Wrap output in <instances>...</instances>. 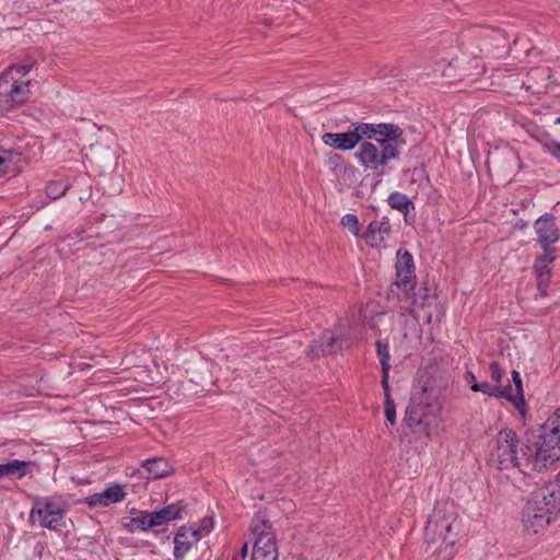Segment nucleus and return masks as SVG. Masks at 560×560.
Masks as SVG:
<instances>
[{
	"label": "nucleus",
	"mask_w": 560,
	"mask_h": 560,
	"mask_svg": "<svg viewBox=\"0 0 560 560\" xmlns=\"http://www.w3.org/2000/svg\"><path fill=\"white\" fill-rule=\"evenodd\" d=\"M556 148L560 150V143H557V144H556Z\"/></svg>",
	"instance_id": "nucleus-50"
},
{
	"label": "nucleus",
	"mask_w": 560,
	"mask_h": 560,
	"mask_svg": "<svg viewBox=\"0 0 560 560\" xmlns=\"http://www.w3.org/2000/svg\"><path fill=\"white\" fill-rule=\"evenodd\" d=\"M534 438L545 448V455L551 468L560 459V407L534 430Z\"/></svg>",
	"instance_id": "nucleus-7"
},
{
	"label": "nucleus",
	"mask_w": 560,
	"mask_h": 560,
	"mask_svg": "<svg viewBox=\"0 0 560 560\" xmlns=\"http://www.w3.org/2000/svg\"><path fill=\"white\" fill-rule=\"evenodd\" d=\"M552 252L553 250H544V254L537 257L534 264L537 287L542 293L550 283L551 268L549 265L555 260Z\"/></svg>",
	"instance_id": "nucleus-16"
},
{
	"label": "nucleus",
	"mask_w": 560,
	"mask_h": 560,
	"mask_svg": "<svg viewBox=\"0 0 560 560\" xmlns=\"http://www.w3.org/2000/svg\"><path fill=\"white\" fill-rule=\"evenodd\" d=\"M341 225L349 229V231L353 234V235H358L359 234V220H358V217L355 214H352V213H347L345 214L342 218H341Z\"/></svg>",
	"instance_id": "nucleus-35"
},
{
	"label": "nucleus",
	"mask_w": 560,
	"mask_h": 560,
	"mask_svg": "<svg viewBox=\"0 0 560 560\" xmlns=\"http://www.w3.org/2000/svg\"><path fill=\"white\" fill-rule=\"evenodd\" d=\"M459 530L460 522L454 503L436 502L424 528L425 551L431 550L436 560H453Z\"/></svg>",
	"instance_id": "nucleus-2"
},
{
	"label": "nucleus",
	"mask_w": 560,
	"mask_h": 560,
	"mask_svg": "<svg viewBox=\"0 0 560 560\" xmlns=\"http://www.w3.org/2000/svg\"><path fill=\"white\" fill-rule=\"evenodd\" d=\"M247 544H244V546L242 547L241 549V552H240V558L241 560H244L247 556Z\"/></svg>",
	"instance_id": "nucleus-44"
},
{
	"label": "nucleus",
	"mask_w": 560,
	"mask_h": 560,
	"mask_svg": "<svg viewBox=\"0 0 560 560\" xmlns=\"http://www.w3.org/2000/svg\"><path fill=\"white\" fill-rule=\"evenodd\" d=\"M353 129L350 130L353 138L355 139V144H361L363 138L372 139L374 135H376L375 131V125L374 124H366V122H359V124H352Z\"/></svg>",
	"instance_id": "nucleus-27"
},
{
	"label": "nucleus",
	"mask_w": 560,
	"mask_h": 560,
	"mask_svg": "<svg viewBox=\"0 0 560 560\" xmlns=\"http://www.w3.org/2000/svg\"><path fill=\"white\" fill-rule=\"evenodd\" d=\"M392 226L389 222L386 221L384 218L383 221L374 220L370 222L365 232V237L374 241V243L371 244L372 246H374L384 243L386 240L389 238Z\"/></svg>",
	"instance_id": "nucleus-22"
},
{
	"label": "nucleus",
	"mask_w": 560,
	"mask_h": 560,
	"mask_svg": "<svg viewBox=\"0 0 560 560\" xmlns=\"http://www.w3.org/2000/svg\"><path fill=\"white\" fill-rule=\"evenodd\" d=\"M330 162L335 165L334 171L336 174L345 173L347 170L346 163L337 154L330 158Z\"/></svg>",
	"instance_id": "nucleus-41"
},
{
	"label": "nucleus",
	"mask_w": 560,
	"mask_h": 560,
	"mask_svg": "<svg viewBox=\"0 0 560 560\" xmlns=\"http://www.w3.org/2000/svg\"><path fill=\"white\" fill-rule=\"evenodd\" d=\"M376 353L381 363L382 370H390V355H389V347L387 342H383L382 340H377L375 342Z\"/></svg>",
	"instance_id": "nucleus-32"
},
{
	"label": "nucleus",
	"mask_w": 560,
	"mask_h": 560,
	"mask_svg": "<svg viewBox=\"0 0 560 560\" xmlns=\"http://www.w3.org/2000/svg\"><path fill=\"white\" fill-rule=\"evenodd\" d=\"M213 521L211 517H206L202 520V523L199 528H191V530H199L200 536L209 533L212 529Z\"/></svg>",
	"instance_id": "nucleus-42"
},
{
	"label": "nucleus",
	"mask_w": 560,
	"mask_h": 560,
	"mask_svg": "<svg viewBox=\"0 0 560 560\" xmlns=\"http://www.w3.org/2000/svg\"><path fill=\"white\" fill-rule=\"evenodd\" d=\"M127 527H128V530H129L130 533H133L135 528L129 527V525H128Z\"/></svg>",
	"instance_id": "nucleus-46"
},
{
	"label": "nucleus",
	"mask_w": 560,
	"mask_h": 560,
	"mask_svg": "<svg viewBox=\"0 0 560 560\" xmlns=\"http://www.w3.org/2000/svg\"><path fill=\"white\" fill-rule=\"evenodd\" d=\"M529 51V47H526V49L524 50V54L527 55Z\"/></svg>",
	"instance_id": "nucleus-47"
},
{
	"label": "nucleus",
	"mask_w": 560,
	"mask_h": 560,
	"mask_svg": "<svg viewBox=\"0 0 560 560\" xmlns=\"http://www.w3.org/2000/svg\"><path fill=\"white\" fill-rule=\"evenodd\" d=\"M416 273L415 270H396V281L395 284L401 289L406 295H410V293L416 289Z\"/></svg>",
	"instance_id": "nucleus-24"
},
{
	"label": "nucleus",
	"mask_w": 560,
	"mask_h": 560,
	"mask_svg": "<svg viewBox=\"0 0 560 560\" xmlns=\"http://www.w3.org/2000/svg\"><path fill=\"white\" fill-rule=\"evenodd\" d=\"M534 229L542 250H552L551 245L559 240L556 218L552 214L545 213L535 221Z\"/></svg>",
	"instance_id": "nucleus-12"
},
{
	"label": "nucleus",
	"mask_w": 560,
	"mask_h": 560,
	"mask_svg": "<svg viewBox=\"0 0 560 560\" xmlns=\"http://www.w3.org/2000/svg\"><path fill=\"white\" fill-rule=\"evenodd\" d=\"M386 421L394 425L396 423V406L393 398L384 399Z\"/></svg>",
	"instance_id": "nucleus-38"
},
{
	"label": "nucleus",
	"mask_w": 560,
	"mask_h": 560,
	"mask_svg": "<svg viewBox=\"0 0 560 560\" xmlns=\"http://www.w3.org/2000/svg\"><path fill=\"white\" fill-rule=\"evenodd\" d=\"M512 382L515 386L516 394H511V387H504L506 389V396L503 397L509 402H511L521 413L525 412V399H524V390H523V382L520 373L516 370L512 371Z\"/></svg>",
	"instance_id": "nucleus-23"
},
{
	"label": "nucleus",
	"mask_w": 560,
	"mask_h": 560,
	"mask_svg": "<svg viewBox=\"0 0 560 560\" xmlns=\"http://www.w3.org/2000/svg\"><path fill=\"white\" fill-rule=\"evenodd\" d=\"M27 160L16 150L0 149V175L22 172V166Z\"/></svg>",
	"instance_id": "nucleus-17"
},
{
	"label": "nucleus",
	"mask_w": 560,
	"mask_h": 560,
	"mask_svg": "<svg viewBox=\"0 0 560 560\" xmlns=\"http://www.w3.org/2000/svg\"><path fill=\"white\" fill-rule=\"evenodd\" d=\"M396 270H415L412 255L406 249H398L396 254Z\"/></svg>",
	"instance_id": "nucleus-30"
},
{
	"label": "nucleus",
	"mask_w": 560,
	"mask_h": 560,
	"mask_svg": "<svg viewBox=\"0 0 560 560\" xmlns=\"http://www.w3.org/2000/svg\"><path fill=\"white\" fill-rule=\"evenodd\" d=\"M432 418V398L428 387L424 385L413 386L402 421L413 432L429 435Z\"/></svg>",
	"instance_id": "nucleus-6"
},
{
	"label": "nucleus",
	"mask_w": 560,
	"mask_h": 560,
	"mask_svg": "<svg viewBox=\"0 0 560 560\" xmlns=\"http://www.w3.org/2000/svg\"><path fill=\"white\" fill-rule=\"evenodd\" d=\"M342 340L330 330L324 331L310 345L306 354L311 359L331 355L341 350Z\"/></svg>",
	"instance_id": "nucleus-11"
},
{
	"label": "nucleus",
	"mask_w": 560,
	"mask_h": 560,
	"mask_svg": "<svg viewBox=\"0 0 560 560\" xmlns=\"http://www.w3.org/2000/svg\"><path fill=\"white\" fill-rule=\"evenodd\" d=\"M490 460L500 470L517 468L523 474H529L551 469L545 448L538 439L534 438V430L526 433L525 440H521L513 429L500 430L495 435V446L491 451Z\"/></svg>",
	"instance_id": "nucleus-1"
},
{
	"label": "nucleus",
	"mask_w": 560,
	"mask_h": 560,
	"mask_svg": "<svg viewBox=\"0 0 560 560\" xmlns=\"http://www.w3.org/2000/svg\"><path fill=\"white\" fill-rule=\"evenodd\" d=\"M489 371L491 378L497 383V385H500L503 376V371L500 366V363L492 361L489 365Z\"/></svg>",
	"instance_id": "nucleus-39"
},
{
	"label": "nucleus",
	"mask_w": 560,
	"mask_h": 560,
	"mask_svg": "<svg viewBox=\"0 0 560 560\" xmlns=\"http://www.w3.org/2000/svg\"><path fill=\"white\" fill-rule=\"evenodd\" d=\"M250 529L255 535L254 548L260 550L278 549L275 534L271 532V523L267 520L265 512H257L252 521Z\"/></svg>",
	"instance_id": "nucleus-9"
},
{
	"label": "nucleus",
	"mask_w": 560,
	"mask_h": 560,
	"mask_svg": "<svg viewBox=\"0 0 560 560\" xmlns=\"http://www.w3.org/2000/svg\"><path fill=\"white\" fill-rule=\"evenodd\" d=\"M387 201L393 209L402 212L405 215H407L409 209H415L413 202L406 195L398 191L392 192Z\"/></svg>",
	"instance_id": "nucleus-26"
},
{
	"label": "nucleus",
	"mask_w": 560,
	"mask_h": 560,
	"mask_svg": "<svg viewBox=\"0 0 560 560\" xmlns=\"http://www.w3.org/2000/svg\"><path fill=\"white\" fill-rule=\"evenodd\" d=\"M122 220H124V217L122 215H115V214H110V215H106V214H103L101 218H100V223L104 224V233H112L116 230H118L121 224H122Z\"/></svg>",
	"instance_id": "nucleus-31"
},
{
	"label": "nucleus",
	"mask_w": 560,
	"mask_h": 560,
	"mask_svg": "<svg viewBox=\"0 0 560 560\" xmlns=\"http://www.w3.org/2000/svg\"><path fill=\"white\" fill-rule=\"evenodd\" d=\"M35 463L32 460L11 459L0 464V480H20L33 472Z\"/></svg>",
	"instance_id": "nucleus-15"
},
{
	"label": "nucleus",
	"mask_w": 560,
	"mask_h": 560,
	"mask_svg": "<svg viewBox=\"0 0 560 560\" xmlns=\"http://www.w3.org/2000/svg\"><path fill=\"white\" fill-rule=\"evenodd\" d=\"M383 390H384V399L392 398L390 387H389V370H382V381H381Z\"/></svg>",
	"instance_id": "nucleus-40"
},
{
	"label": "nucleus",
	"mask_w": 560,
	"mask_h": 560,
	"mask_svg": "<svg viewBox=\"0 0 560 560\" xmlns=\"http://www.w3.org/2000/svg\"><path fill=\"white\" fill-rule=\"evenodd\" d=\"M142 469L145 471V478L152 479H161L168 476L173 467L170 465L166 458L164 457H153L147 459L141 465Z\"/></svg>",
	"instance_id": "nucleus-19"
},
{
	"label": "nucleus",
	"mask_w": 560,
	"mask_h": 560,
	"mask_svg": "<svg viewBox=\"0 0 560 560\" xmlns=\"http://www.w3.org/2000/svg\"><path fill=\"white\" fill-rule=\"evenodd\" d=\"M556 124H560V117L556 119Z\"/></svg>",
	"instance_id": "nucleus-49"
},
{
	"label": "nucleus",
	"mask_w": 560,
	"mask_h": 560,
	"mask_svg": "<svg viewBox=\"0 0 560 560\" xmlns=\"http://www.w3.org/2000/svg\"><path fill=\"white\" fill-rule=\"evenodd\" d=\"M131 514H136L131 517V526H136L137 529L145 532L150 528H153L156 525V523H153V512H147V511H138L136 512L135 509L130 512Z\"/></svg>",
	"instance_id": "nucleus-25"
},
{
	"label": "nucleus",
	"mask_w": 560,
	"mask_h": 560,
	"mask_svg": "<svg viewBox=\"0 0 560 560\" xmlns=\"http://www.w3.org/2000/svg\"><path fill=\"white\" fill-rule=\"evenodd\" d=\"M116 159V153L102 142L93 143L85 152V160L92 165L109 164Z\"/></svg>",
	"instance_id": "nucleus-18"
},
{
	"label": "nucleus",
	"mask_w": 560,
	"mask_h": 560,
	"mask_svg": "<svg viewBox=\"0 0 560 560\" xmlns=\"http://www.w3.org/2000/svg\"><path fill=\"white\" fill-rule=\"evenodd\" d=\"M31 71L30 65L11 66L0 77V114L8 113L30 97V81L23 78Z\"/></svg>",
	"instance_id": "nucleus-3"
},
{
	"label": "nucleus",
	"mask_w": 560,
	"mask_h": 560,
	"mask_svg": "<svg viewBox=\"0 0 560 560\" xmlns=\"http://www.w3.org/2000/svg\"><path fill=\"white\" fill-rule=\"evenodd\" d=\"M544 488L545 493L559 501L560 504V471L557 474L555 482H549Z\"/></svg>",
	"instance_id": "nucleus-36"
},
{
	"label": "nucleus",
	"mask_w": 560,
	"mask_h": 560,
	"mask_svg": "<svg viewBox=\"0 0 560 560\" xmlns=\"http://www.w3.org/2000/svg\"><path fill=\"white\" fill-rule=\"evenodd\" d=\"M517 44H518V38H516V39L514 40V46H516Z\"/></svg>",
	"instance_id": "nucleus-48"
},
{
	"label": "nucleus",
	"mask_w": 560,
	"mask_h": 560,
	"mask_svg": "<svg viewBox=\"0 0 560 560\" xmlns=\"http://www.w3.org/2000/svg\"><path fill=\"white\" fill-rule=\"evenodd\" d=\"M127 492L122 486L116 482L109 483L102 492L88 495L78 501L90 508H107L126 499Z\"/></svg>",
	"instance_id": "nucleus-10"
},
{
	"label": "nucleus",
	"mask_w": 560,
	"mask_h": 560,
	"mask_svg": "<svg viewBox=\"0 0 560 560\" xmlns=\"http://www.w3.org/2000/svg\"><path fill=\"white\" fill-rule=\"evenodd\" d=\"M471 390L480 392L490 397L503 398L506 396V389H502L500 385H490L488 382H478L471 385Z\"/></svg>",
	"instance_id": "nucleus-28"
},
{
	"label": "nucleus",
	"mask_w": 560,
	"mask_h": 560,
	"mask_svg": "<svg viewBox=\"0 0 560 560\" xmlns=\"http://www.w3.org/2000/svg\"><path fill=\"white\" fill-rule=\"evenodd\" d=\"M365 172L382 173L390 160H396L399 153L376 142L363 141L354 154Z\"/></svg>",
	"instance_id": "nucleus-8"
},
{
	"label": "nucleus",
	"mask_w": 560,
	"mask_h": 560,
	"mask_svg": "<svg viewBox=\"0 0 560 560\" xmlns=\"http://www.w3.org/2000/svg\"><path fill=\"white\" fill-rule=\"evenodd\" d=\"M185 510V505L182 501L165 505L164 508L153 511V523L158 526L166 524L171 521L180 520L183 517L182 512Z\"/></svg>",
	"instance_id": "nucleus-21"
},
{
	"label": "nucleus",
	"mask_w": 560,
	"mask_h": 560,
	"mask_svg": "<svg viewBox=\"0 0 560 560\" xmlns=\"http://www.w3.org/2000/svg\"><path fill=\"white\" fill-rule=\"evenodd\" d=\"M410 295L413 299V304L424 307L430 299V289L427 282H423L417 292L413 290Z\"/></svg>",
	"instance_id": "nucleus-33"
},
{
	"label": "nucleus",
	"mask_w": 560,
	"mask_h": 560,
	"mask_svg": "<svg viewBox=\"0 0 560 560\" xmlns=\"http://www.w3.org/2000/svg\"><path fill=\"white\" fill-rule=\"evenodd\" d=\"M560 511L559 501L545 493L542 487L525 504L522 512L524 529L529 534H537L544 529L557 512Z\"/></svg>",
	"instance_id": "nucleus-4"
},
{
	"label": "nucleus",
	"mask_w": 560,
	"mask_h": 560,
	"mask_svg": "<svg viewBox=\"0 0 560 560\" xmlns=\"http://www.w3.org/2000/svg\"><path fill=\"white\" fill-rule=\"evenodd\" d=\"M233 560H238V557H237V556H235V557L233 558Z\"/></svg>",
	"instance_id": "nucleus-51"
},
{
	"label": "nucleus",
	"mask_w": 560,
	"mask_h": 560,
	"mask_svg": "<svg viewBox=\"0 0 560 560\" xmlns=\"http://www.w3.org/2000/svg\"><path fill=\"white\" fill-rule=\"evenodd\" d=\"M200 539L199 530H191L190 527L180 526L174 537V557L183 559L190 548Z\"/></svg>",
	"instance_id": "nucleus-14"
},
{
	"label": "nucleus",
	"mask_w": 560,
	"mask_h": 560,
	"mask_svg": "<svg viewBox=\"0 0 560 560\" xmlns=\"http://www.w3.org/2000/svg\"><path fill=\"white\" fill-rule=\"evenodd\" d=\"M70 504L61 495L39 497L33 499L30 512V521L37 522L40 527L49 530H59L66 524V515Z\"/></svg>",
	"instance_id": "nucleus-5"
},
{
	"label": "nucleus",
	"mask_w": 560,
	"mask_h": 560,
	"mask_svg": "<svg viewBox=\"0 0 560 560\" xmlns=\"http://www.w3.org/2000/svg\"><path fill=\"white\" fill-rule=\"evenodd\" d=\"M70 188V184L66 180V178H59L50 180L46 185V194L51 199H58L66 194V191Z\"/></svg>",
	"instance_id": "nucleus-29"
},
{
	"label": "nucleus",
	"mask_w": 560,
	"mask_h": 560,
	"mask_svg": "<svg viewBox=\"0 0 560 560\" xmlns=\"http://www.w3.org/2000/svg\"><path fill=\"white\" fill-rule=\"evenodd\" d=\"M465 79H470V75L469 74H466L464 78H462L460 80H465Z\"/></svg>",
	"instance_id": "nucleus-45"
},
{
	"label": "nucleus",
	"mask_w": 560,
	"mask_h": 560,
	"mask_svg": "<svg viewBox=\"0 0 560 560\" xmlns=\"http://www.w3.org/2000/svg\"><path fill=\"white\" fill-rule=\"evenodd\" d=\"M278 549L260 550L259 548H253L252 560H278Z\"/></svg>",
	"instance_id": "nucleus-37"
},
{
	"label": "nucleus",
	"mask_w": 560,
	"mask_h": 560,
	"mask_svg": "<svg viewBox=\"0 0 560 560\" xmlns=\"http://www.w3.org/2000/svg\"><path fill=\"white\" fill-rule=\"evenodd\" d=\"M353 137L354 136H352L351 131L341 133L326 132L322 136V140L324 144L336 150L349 151L357 147L354 142L355 139Z\"/></svg>",
	"instance_id": "nucleus-20"
},
{
	"label": "nucleus",
	"mask_w": 560,
	"mask_h": 560,
	"mask_svg": "<svg viewBox=\"0 0 560 560\" xmlns=\"http://www.w3.org/2000/svg\"><path fill=\"white\" fill-rule=\"evenodd\" d=\"M464 380H465L468 384H470V386H471L472 384H475V383H478V382H477V380H476L475 374H474L471 371H466V372L464 373Z\"/></svg>",
	"instance_id": "nucleus-43"
},
{
	"label": "nucleus",
	"mask_w": 560,
	"mask_h": 560,
	"mask_svg": "<svg viewBox=\"0 0 560 560\" xmlns=\"http://www.w3.org/2000/svg\"><path fill=\"white\" fill-rule=\"evenodd\" d=\"M405 173H424L427 172L425 163L423 160H419L417 155H410L409 160L404 167Z\"/></svg>",
	"instance_id": "nucleus-34"
},
{
	"label": "nucleus",
	"mask_w": 560,
	"mask_h": 560,
	"mask_svg": "<svg viewBox=\"0 0 560 560\" xmlns=\"http://www.w3.org/2000/svg\"><path fill=\"white\" fill-rule=\"evenodd\" d=\"M375 131L376 135L382 137L375 140L378 145H385L399 153V147L405 144V140L402 139V130L399 126L386 122L376 124Z\"/></svg>",
	"instance_id": "nucleus-13"
}]
</instances>
